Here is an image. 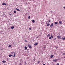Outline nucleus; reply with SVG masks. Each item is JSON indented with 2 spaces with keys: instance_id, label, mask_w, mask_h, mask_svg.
Returning a JSON list of instances; mask_svg holds the SVG:
<instances>
[{
  "instance_id": "obj_14",
  "label": "nucleus",
  "mask_w": 65,
  "mask_h": 65,
  "mask_svg": "<svg viewBox=\"0 0 65 65\" xmlns=\"http://www.w3.org/2000/svg\"><path fill=\"white\" fill-rule=\"evenodd\" d=\"M24 48H25V50H26L27 49V46H25L24 47Z\"/></svg>"
},
{
  "instance_id": "obj_34",
  "label": "nucleus",
  "mask_w": 65,
  "mask_h": 65,
  "mask_svg": "<svg viewBox=\"0 0 65 65\" xmlns=\"http://www.w3.org/2000/svg\"><path fill=\"white\" fill-rule=\"evenodd\" d=\"M57 65H59V63H57Z\"/></svg>"
},
{
  "instance_id": "obj_27",
  "label": "nucleus",
  "mask_w": 65,
  "mask_h": 65,
  "mask_svg": "<svg viewBox=\"0 0 65 65\" xmlns=\"http://www.w3.org/2000/svg\"><path fill=\"white\" fill-rule=\"evenodd\" d=\"M29 30H31V28H29Z\"/></svg>"
},
{
  "instance_id": "obj_43",
  "label": "nucleus",
  "mask_w": 65,
  "mask_h": 65,
  "mask_svg": "<svg viewBox=\"0 0 65 65\" xmlns=\"http://www.w3.org/2000/svg\"><path fill=\"white\" fill-rule=\"evenodd\" d=\"M45 47H44V48H45Z\"/></svg>"
},
{
  "instance_id": "obj_38",
  "label": "nucleus",
  "mask_w": 65,
  "mask_h": 65,
  "mask_svg": "<svg viewBox=\"0 0 65 65\" xmlns=\"http://www.w3.org/2000/svg\"><path fill=\"white\" fill-rule=\"evenodd\" d=\"M38 36H37L36 37V38H38Z\"/></svg>"
},
{
  "instance_id": "obj_39",
  "label": "nucleus",
  "mask_w": 65,
  "mask_h": 65,
  "mask_svg": "<svg viewBox=\"0 0 65 65\" xmlns=\"http://www.w3.org/2000/svg\"><path fill=\"white\" fill-rule=\"evenodd\" d=\"M19 65H22V64H21L20 63V64Z\"/></svg>"
},
{
  "instance_id": "obj_1",
  "label": "nucleus",
  "mask_w": 65,
  "mask_h": 65,
  "mask_svg": "<svg viewBox=\"0 0 65 65\" xmlns=\"http://www.w3.org/2000/svg\"><path fill=\"white\" fill-rule=\"evenodd\" d=\"M54 26V24L53 23H52L51 25H50V27H53Z\"/></svg>"
},
{
  "instance_id": "obj_7",
  "label": "nucleus",
  "mask_w": 65,
  "mask_h": 65,
  "mask_svg": "<svg viewBox=\"0 0 65 65\" xmlns=\"http://www.w3.org/2000/svg\"><path fill=\"white\" fill-rule=\"evenodd\" d=\"M62 40H65V37L62 38H61Z\"/></svg>"
},
{
  "instance_id": "obj_40",
  "label": "nucleus",
  "mask_w": 65,
  "mask_h": 65,
  "mask_svg": "<svg viewBox=\"0 0 65 65\" xmlns=\"http://www.w3.org/2000/svg\"><path fill=\"white\" fill-rule=\"evenodd\" d=\"M27 53H29V51H27Z\"/></svg>"
},
{
  "instance_id": "obj_8",
  "label": "nucleus",
  "mask_w": 65,
  "mask_h": 65,
  "mask_svg": "<svg viewBox=\"0 0 65 65\" xmlns=\"http://www.w3.org/2000/svg\"><path fill=\"white\" fill-rule=\"evenodd\" d=\"M6 62V61L5 60H3V61H2V62L3 63H5Z\"/></svg>"
},
{
  "instance_id": "obj_6",
  "label": "nucleus",
  "mask_w": 65,
  "mask_h": 65,
  "mask_svg": "<svg viewBox=\"0 0 65 65\" xmlns=\"http://www.w3.org/2000/svg\"><path fill=\"white\" fill-rule=\"evenodd\" d=\"M14 27L13 26H12L11 27V29H14Z\"/></svg>"
},
{
  "instance_id": "obj_24",
  "label": "nucleus",
  "mask_w": 65,
  "mask_h": 65,
  "mask_svg": "<svg viewBox=\"0 0 65 65\" xmlns=\"http://www.w3.org/2000/svg\"><path fill=\"white\" fill-rule=\"evenodd\" d=\"M15 54H14L13 56V57H14L15 56Z\"/></svg>"
},
{
  "instance_id": "obj_4",
  "label": "nucleus",
  "mask_w": 65,
  "mask_h": 65,
  "mask_svg": "<svg viewBox=\"0 0 65 65\" xmlns=\"http://www.w3.org/2000/svg\"><path fill=\"white\" fill-rule=\"evenodd\" d=\"M37 44H38V43L36 42L34 44V45L35 46H36V45H37Z\"/></svg>"
},
{
  "instance_id": "obj_32",
  "label": "nucleus",
  "mask_w": 65,
  "mask_h": 65,
  "mask_svg": "<svg viewBox=\"0 0 65 65\" xmlns=\"http://www.w3.org/2000/svg\"><path fill=\"white\" fill-rule=\"evenodd\" d=\"M54 40H55V39H56V38H54Z\"/></svg>"
},
{
  "instance_id": "obj_33",
  "label": "nucleus",
  "mask_w": 65,
  "mask_h": 65,
  "mask_svg": "<svg viewBox=\"0 0 65 65\" xmlns=\"http://www.w3.org/2000/svg\"><path fill=\"white\" fill-rule=\"evenodd\" d=\"M9 15H10L11 16V15H12V14H9Z\"/></svg>"
},
{
  "instance_id": "obj_16",
  "label": "nucleus",
  "mask_w": 65,
  "mask_h": 65,
  "mask_svg": "<svg viewBox=\"0 0 65 65\" xmlns=\"http://www.w3.org/2000/svg\"><path fill=\"white\" fill-rule=\"evenodd\" d=\"M11 47V45H10L8 46L9 47Z\"/></svg>"
},
{
  "instance_id": "obj_46",
  "label": "nucleus",
  "mask_w": 65,
  "mask_h": 65,
  "mask_svg": "<svg viewBox=\"0 0 65 65\" xmlns=\"http://www.w3.org/2000/svg\"><path fill=\"white\" fill-rule=\"evenodd\" d=\"M34 59H35V58H34Z\"/></svg>"
},
{
  "instance_id": "obj_31",
  "label": "nucleus",
  "mask_w": 65,
  "mask_h": 65,
  "mask_svg": "<svg viewBox=\"0 0 65 65\" xmlns=\"http://www.w3.org/2000/svg\"><path fill=\"white\" fill-rule=\"evenodd\" d=\"M55 48H58V47L57 46H55Z\"/></svg>"
},
{
  "instance_id": "obj_12",
  "label": "nucleus",
  "mask_w": 65,
  "mask_h": 65,
  "mask_svg": "<svg viewBox=\"0 0 65 65\" xmlns=\"http://www.w3.org/2000/svg\"><path fill=\"white\" fill-rule=\"evenodd\" d=\"M59 23L60 24H62V21H59Z\"/></svg>"
},
{
  "instance_id": "obj_22",
  "label": "nucleus",
  "mask_w": 65,
  "mask_h": 65,
  "mask_svg": "<svg viewBox=\"0 0 65 65\" xmlns=\"http://www.w3.org/2000/svg\"><path fill=\"white\" fill-rule=\"evenodd\" d=\"M28 19H30V16H28Z\"/></svg>"
},
{
  "instance_id": "obj_13",
  "label": "nucleus",
  "mask_w": 65,
  "mask_h": 65,
  "mask_svg": "<svg viewBox=\"0 0 65 65\" xmlns=\"http://www.w3.org/2000/svg\"><path fill=\"white\" fill-rule=\"evenodd\" d=\"M61 37V36H57L58 38H60Z\"/></svg>"
},
{
  "instance_id": "obj_15",
  "label": "nucleus",
  "mask_w": 65,
  "mask_h": 65,
  "mask_svg": "<svg viewBox=\"0 0 65 65\" xmlns=\"http://www.w3.org/2000/svg\"><path fill=\"white\" fill-rule=\"evenodd\" d=\"M50 36V34H48L47 35V37H49Z\"/></svg>"
},
{
  "instance_id": "obj_29",
  "label": "nucleus",
  "mask_w": 65,
  "mask_h": 65,
  "mask_svg": "<svg viewBox=\"0 0 65 65\" xmlns=\"http://www.w3.org/2000/svg\"><path fill=\"white\" fill-rule=\"evenodd\" d=\"M25 41H26V42H28V41H27V40H25Z\"/></svg>"
},
{
  "instance_id": "obj_11",
  "label": "nucleus",
  "mask_w": 65,
  "mask_h": 65,
  "mask_svg": "<svg viewBox=\"0 0 65 65\" xmlns=\"http://www.w3.org/2000/svg\"><path fill=\"white\" fill-rule=\"evenodd\" d=\"M54 57V55H51V56H50V58H53Z\"/></svg>"
},
{
  "instance_id": "obj_44",
  "label": "nucleus",
  "mask_w": 65,
  "mask_h": 65,
  "mask_svg": "<svg viewBox=\"0 0 65 65\" xmlns=\"http://www.w3.org/2000/svg\"><path fill=\"white\" fill-rule=\"evenodd\" d=\"M46 24H47V22H46Z\"/></svg>"
},
{
  "instance_id": "obj_20",
  "label": "nucleus",
  "mask_w": 65,
  "mask_h": 65,
  "mask_svg": "<svg viewBox=\"0 0 65 65\" xmlns=\"http://www.w3.org/2000/svg\"><path fill=\"white\" fill-rule=\"evenodd\" d=\"M14 13H16V12H16V11H14Z\"/></svg>"
},
{
  "instance_id": "obj_21",
  "label": "nucleus",
  "mask_w": 65,
  "mask_h": 65,
  "mask_svg": "<svg viewBox=\"0 0 65 65\" xmlns=\"http://www.w3.org/2000/svg\"><path fill=\"white\" fill-rule=\"evenodd\" d=\"M39 63H40V61H38V63L39 64Z\"/></svg>"
},
{
  "instance_id": "obj_45",
  "label": "nucleus",
  "mask_w": 65,
  "mask_h": 65,
  "mask_svg": "<svg viewBox=\"0 0 65 65\" xmlns=\"http://www.w3.org/2000/svg\"><path fill=\"white\" fill-rule=\"evenodd\" d=\"M60 39H61V38H60Z\"/></svg>"
},
{
  "instance_id": "obj_30",
  "label": "nucleus",
  "mask_w": 65,
  "mask_h": 65,
  "mask_svg": "<svg viewBox=\"0 0 65 65\" xmlns=\"http://www.w3.org/2000/svg\"><path fill=\"white\" fill-rule=\"evenodd\" d=\"M13 53L14 54H16V53H15V52H13Z\"/></svg>"
},
{
  "instance_id": "obj_25",
  "label": "nucleus",
  "mask_w": 65,
  "mask_h": 65,
  "mask_svg": "<svg viewBox=\"0 0 65 65\" xmlns=\"http://www.w3.org/2000/svg\"><path fill=\"white\" fill-rule=\"evenodd\" d=\"M48 22H51V20H49L48 21Z\"/></svg>"
},
{
  "instance_id": "obj_36",
  "label": "nucleus",
  "mask_w": 65,
  "mask_h": 65,
  "mask_svg": "<svg viewBox=\"0 0 65 65\" xmlns=\"http://www.w3.org/2000/svg\"><path fill=\"white\" fill-rule=\"evenodd\" d=\"M65 53H63V55H65Z\"/></svg>"
},
{
  "instance_id": "obj_37",
  "label": "nucleus",
  "mask_w": 65,
  "mask_h": 65,
  "mask_svg": "<svg viewBox=\"0 0 65 65\" xmlns=\"http://www.w3.org/2000/svg\"><path fill=\"white\" fill-rule=\"evenodd\" d=\"M26 64H27V63L26 62L25 63V65H26Z\"/></svg>"
},
{
  "instance_id": "obj_18",
  "label": "nucleus",
  "mask_w": 65,
  "mask_h": 65,
  "mask_svg": "<svg viewBox=\"0 0 65 65\" xmlns=\"http://www.w3.org/2000/svg\"><path fill=\"white\" fill-rule=\"evenodd\" d=\"M50 26V24L47 23V26Z\"/></svg>"
},
{
  "instance_id": "obj_41",
  "label": "nucleus",
  "mask_w": 65,
  "mask_h": 65,
  "mask_svg": "<svg viewBox=\"0 0 65 65\" xmlns=\"http://www.w3.org/2000/svg\"><path fill=\"white\" fill-rule=\"evenodd\" d=\"M43 65H45V64H43Z\"/></svg>"
},
{
  "instance_id": "obj_5",
  "label": "nucleus",
  "mask_w": 65,
  "mask_h": 65,
  "mask_svg": "<svg viewBox=\"0 0 65 65\" xmlns=\"http://www.w3.org/2000/svg\"><path fill=\"white\" fill-rule=\"evenodd\" d=\"M54 24H56V25H57V24H58V22H54Z\"/></svg>"
},
{
  "instance_id": "obj_42",
  "label": "nucleus",
  "mask_w": 65,
  "mask_h": 65,
  "mask_svg": "<svg viewBox=\"0 0 65 65\" xmlns=\"http://www.w3.org/2000/svg\"><path fill=\"white\" fill-rule=\"evenodd\" d=\"M48 65H49V63H48Z\"/></svg>"
},
{
  "instance_id": "obj_28",
  "label": "nucleus",
  "mask_w": 65,
  "mask_h": 65,
  "mask_svg": "<svg viewBox=\"0 0 65 65\" xmlns=\"http://www.w3.org/2000/svg\"><path fill=\"white\" fill-rule=\"evenodd\" d=\"M11 54H12V55L13 54V52H12L11 53Z\"/></svg>"
},
{
  "instance_id": "obj_26",
  "label": "nucleus",
  "mask_w": 65,
  "mask_h": 65,
  "mask_svg": "<svg viewBox=\"0 0 65 65\" xmlns=\"http://www.w3.org/2000/svg\"><path fill=\"white\" fill-rule=\"evenodd\" d=\"M51 37L52 38H53V36H52V35H51Z\"/></svg>"
},
{
  "instance_id": "obj_2",
  "label": "nucleus",
  "mask_w": 65,
  "mask_h": 65,
  "mask_svg": "<svg viewBox=\"0 0 65 65\" xmlns=\"http://www.w3.org/2000/svg\"><path fill=\"white\" fill-rule=\"evenodd\" d=\"M28 46L29 47V48H30V49H31V48H32V46H31V45H28Z\"/></svg>"
},
{
  "instance_id": "obj_19",
  "label": "nucleus",
  "mask_w": 65,
  "mask_h": 65,
  "mask_svg": "<svg viewBox=\"0 0 65 65\" xmlns=\"http://www.w3.org/2000/svg\"><path fill=\"white\" fill-rule=\"evenodd\" d=\"M53 61L54 62H56L57 61V60H53Z\"/></svg>"
},
{
  "instance_id": "obj_35",
  "label": "nucleus",
  "mask_w": 65,
  "mask_h": 65,
  "mask_svg": "<svg viewBox=\"0 0 65 65\" xmlns=\"http://www.w3.org/2000/svg\"><path fill=\"white\" fill-rule=\"evenodd\" d=\"M7 61H8V58H7Z\"/></svg>"
},
{
  "instance_id": "obj_23",
  "label": "nucleus",
  "mask_w": 65,
  "mask_h": 65,
  "mask_svg": "<svg viewBox=\"0 0 65 65\" xmlns=\"http://www.w3.org/2000/svg\"><path fill=\"white\" fill-rule=\"evenodd\" d=\"M49 39H52V38H51V37H49Z\"/></svg>"
},
{
  "instance_id": "obj_9",
  "label": "nucleus",
  "mask_w": 65,
  "mask_h": 65,
  "mask_svg": "<svg viewBox=\"0 0 65 65\" xmlns=\"http://www.w3.org/2000/svg\"><path fill=\"white\" fill-rule=\"evenodd\" d=\"M12 56H13V55H12L10 54V55H9V57H11Z\"/></svg>"
},
{
  "instance_id": "obj_10",
  "label": "nucleus",
  "mask_w": 65,
  "mask_h": 65,
  "mask_svg": "<svg viewBox=\"0 0 65 65\" xmlns=\"http://www.w3.org/2000/svg\"><path fill=\"white\" fill-rule=\"evenodd\" d=\"M2 5H6V4L5 3H2Z\"/></svg>"
},
{
  "instance_id": "obj_17",
  "label": "nucleus",
  "mask_w": 65,
  "mask_h": 65,
  "mask_svg": "<svg viewBox=\"0 0 65 65\" xmlns=\"http://www.w3.org/2000/svg\"><path fill=\"white\" fill-rule=\"evenodd\" d=\"M32 22H33V23H34L35 22V20H33L32 21Z\"/></svg>"
},
{
  "instance_id": "obj_3",
  "label": "nucleus",
  "mask_w": 65,
  "mask_h": 65,
  "mask_svg": "<svg viewBox=\"0 0 65 65\" xmlns=\"http://www.w3.org/2000/svg\"><path fill=\"white\" fill-rule=\"evenodd\" d=\"M16 10H17L18 11H20V10L19 9L16 8L15 9Z\"/></svg>"
}]
</instances>
